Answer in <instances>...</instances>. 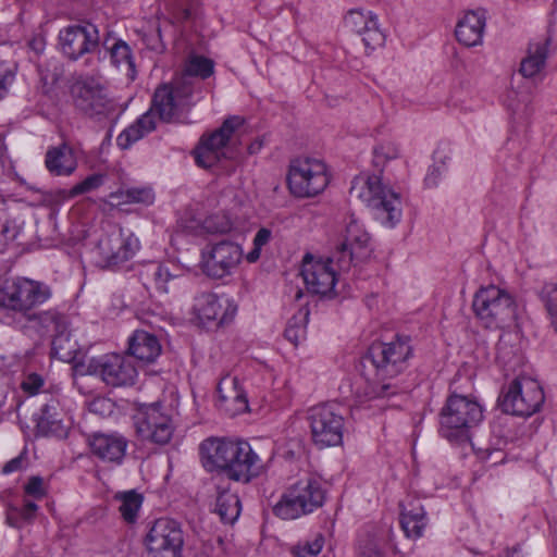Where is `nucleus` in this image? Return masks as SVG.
Masks as SVG:
<instances>
[{"instance_id":"nucleus-34","label":"nucleus","mask_w":557,"mask_h":557,"mask_svg":"<svg viewBox=\"0 0 557 557\" xmlns=\"http://www.w3.org/2000/svg\"><path fill=\"white\" fill-rule=\"evenodd\" d=\"M150 271L157 289L165 294L170 292V285L183 275L182 269L173 264L157 263Z\"/></svg>"},{"instance_id":"nucleus-12","label":"nucleus","mask_w":557,"mask_h":557,"mask_svg":"<svg viewBox=\"0 0 557 557\" xmlns=\"http://www.w3.org/2000/svg\"><path fill=\"white\" fill-rule=\"evenodd\" d=\"M243 123V117L234 115L226 119L220 128L203 135L194 151L196 163L208 169L226 157L227 146Z\"/></svg>"},{"instance_id":"nucleus-23","label":"nucleus","mask_w":557,"mask_h":557,"mask_svg":"<svg viewBox=\"0 0 557 557\" xmlns=\"http://www.w3.org/2000/svg\"><path fill=\"white\" fill-rule=\"evenodd\" d=\"M73 92L76 106L88 114H104L112 108L104 88L92 82L77 84Z\"/></svg>"},{"instance_id":"nucleus-31","label":"nucleus","mask_w":557,"mask_h":557,"mask_svg":"<svg viewBox=\"0 0 557 557\" xmlns=\"http://www.w3.org/2000/svg\"><path fill=\"white\" fill-rule=\"evenodd\" d=\"M401 528L408 537H420L426 525L425 511L420 505L406 506L401 510Z\"/></svg>"},{"instance_id":"nucleus-33","label":"nucleus","mask_w":557,"mask_h":557,"mask_svg":"<svg viewBox=\"0 0 557 557\" xmlns=\"http://www.w3.org/2000/svg\"><path fill=\"white\" fill-rule=\"evenodd\" d=\"M54 333L52 339L53 354L63 361H71L75 357L78 345L76 341L72 339L71 333L67 330V323Z\"/></svg>"},{"instance_id":"nucleus-10","label":"nucleus","mask_w":557,"mask_h":557,"mask_svg":"<svg viewBox=\"0 0 557 557\" xmlns=\"http://www.w3.org/2000/svg\"><path fill=\"white\" fill-rule=\"evenodd\" d=\"M545 396L540 383L529 376H518L504 394L502 407L505 412L530 417L544 404Z\"/></svg>"},{"instance_id":"nucleus-32","label":"nucleus","mask_w":557,"mask_h":557,"mask_svg":"<svg viewBox=\"0 0 557 557\" xmlns=\"http://www.w3.org/2000/svg\"><path fill=\"white\" fill-rule=\"evenodd\" d=\"M240 500L235 493L222 491L215 502V512L224 523H234L240 515Z\"/></svg>"},{"instance_id":"nucleus-56","label":"nucleus","mask_w":557,"mask_h":557,"mask_svg":"<svg viewBox=\"0 0 557 557\" xmlns=\"http://www.w3.org/2000/svg\"><path fill=\"white\" fill-rule=\"evenodd\" d=\"M126 194L127 187L120 188L119 190L113 191L108 196V202L111 206L129 205L128 197H126Z\"/></svg>"},{"instance_id":"nucleus-16","label":"nucleus","mask_w":557,"mask_h":557,"mask_svg":"<svg viewBox=\"0 0 557 557\" xmlns=\"http://www.w3.org/2000/svg\"><path fill=\"white\" fill-rule=\"evenodd\" d=\"M139 248V239L133 233H112L99 240L95 251L97 263L104 269H114L131 260Z\"/></svg>"},{"instance_id":"nucleus-15","label":"nucleus","mask_w":557,"mask_h":557,"mask_svg":"<svg viewBox=\"0 0 557 557\" xmlns=\"http://www.w3.org/2000/svg\"><path fill=\"white\" fill-rule=\"evenodd\" d=\"M194 86L185 79H175L172 84L160 86L152 100L149 111L158 113L163 121H171L185 108L194 103Z\"/></svg>"},{"instance_id":"nucleus-39","label":"nucleus","mask_w":557,"mask_h":557,"mask_svg":"<svg viewBox=\"0 0 557 557\" xmlns=\"http://www.w3.org/2000/svg\"><path fill=\"white\" fill-rule=\"evenodd\" d=\"M308 318L309 310L301 308L289 320L287 327L285 329V337L294 345H298L306 338Z\"/></svg>"},{"instance_id":"nucleus-49","label":"nucleus","mask_w":557,"mask_h":557,"mask_svg":"<svg viewBox=\"0 0 557 557\" xmlns=\"http://www.w3.org/2000/svg\"><path fill=\"white\" fill-rule=\"evenodd\" d=\"M270 239L271 231L264 227L260 228L253 238L252 250L249 251L246 256L247 261L250 263L256 262L260 258L262 247L265 246Z\"/></svg>"},{"instance_id":"nucleus-59","label":"nucleus","mask_w":557,"mask_h":557,"mask_svg":"<svg viewBox=\"0 0 557 557\" xmlns=\"http://www.w3.org/2000/svg\"><path fill=\"white\" fill-rule=\"evenodd\" d=\"M366 27H362L361 30L358 33L359 35L370 30V29H377L380 28L379 27V24H377V17L375 14H372V16L369 18V21L366 22Z\"/></svg>"},{"instance_id":"nucleus-37","label":"nucleus","mask_w":557,"mask_h":557,"mask_svg":"<svg viewBox=\"0 0 557 557\" xmlns=\"http://www.w3.org/2000/svg\"><path fill=\"white\" fill-rule=\"evenodd\" d=\"M213 73L212 60L201 55H190L185 65V72L178 79H185L193 86L191 78L200 77L202 79L209 77Z\"/></svg>"},{"instance_id":"nucleus-45","label":"nucleus","mask_w":557,"mask_h":557,"mask_svg":"<svg viewBox=\"0 0 557 557\" xmlns=\"http://www.w3.org/2000/svg\"><path fill=\"white\" fill-rule=\"evenodd\" d=\"M128 203H140L145 206L152 205L154 201V193L148 186L127 187Z\"/></svg>"},{"instance_id":"nucleus-13","label":"nucleus","mask_w":557,"mask_h":557,"mask_svg":"<svg viewBox=\"0 0 557 557\" xmlns=\"http://www.w3.org/2000/svg\"><path fill=\"white\" fill-rule=\"evenodd\" d=\"M243 259V248L231 240L207 245L201 251V270L212 278L232 275Z\"/></svg>"},{"instance_id":"nucleus-9","label":"nucleus","mask_w":557,"mask_h":557,"mask_svg":"<svg viewBox=\"0 0 557 557\" xmlns=\"http://www.w3.org/2000/svg\"><path fill=\"white\" fill-rule=\"evenodd\" d=\"M308 421L312 441L318 447L342 444L345 419L338 405L322 404L310 408Z\"/></svg>"},{"instance_id":"nucleus-40","label":"nucleus","mask_w":557,"mask_h":557,"mask_svg":"<svg viewBox=\"0 0 557 557\" xmlns=\"http://www.w3.org/2000/svg\"><path fill=\"white\" fill-rule=\"evenodd\" d=\"M116 498L121 503L119 508L121 516L126 522L133 523L137 519L140 510L143 496L135 491H128L119 494Z\"/></svg>"},{"instance_id":"nucleus-4","label":"nucleus","mask_w":557,"mask_h":557,"mask_svg":"<svg viewBox=\"0 0 557 557\" xmlns=\"http://www.w3.org/2000/svg\"><path fill=\"white\" fill-rule=\"evenodd\" d=\"M483 420V408L474 399L463 395L449 396L441 411V433L449 442L465 443L470 430Z\"/></svg>"},{"instance_id":"nucleus-6","label":"nucleus","mask_w":557,"mask_h":557,"mask_svg":"<svg viewBox=\"0 0 557 557\" xmlns=\"http://www.w3.org/2000/svg\"><path fill=\"white\" fill-rule=\"evenodd\" d=\"M472 308L476 318L488 329L509 325L517 315L513 297L496 285L481 287L473 297Z\"/></svg>"},{"instance_id":"nucleus-2","label":"nucleus","mask_w":557,"mask_h":557,"mask_svg":"<svg viewBox=\"0 0 557 557\" xmlns=\"http://www.w3.org/2000/svg\"><path fill=\"white\" fill-rule=\"evenodd\" d=\"M350 195L363 202L383 226L393 228L400 222V195L385 185L380 176L366 173L356 176L351 182Z\"/></svg>"},{"instance_id":"nucleus-57","label":"nucleus","mask_w":557,"mask_h":557,"mask_svg":"<svg viewBox=\"0 0 557 557\" xmlns=\"http://www.w3.org/2000/svg\"><path fill=\"white\" fill-rule=\"evenodd\" d=\"M37 509L38 507L34 502L25 500L20 509V515L25 521H28L35 516Z\"/></svg>"},{"instance_id":"nucleus-18","label":"nucleus","mask_w":557,"mask_h":557,"mask_svg":"<svg viewBox=\"0 0 557 557\" xmlns=\"http://www.w3.org/2000/svg\"><path fill=\"white\" fill-rule=\"evenodd\" d=\"M336 259L337 256L334 253L325 260L305 258L301 275L309 292L321 296H332L335 294L338 271H341Z\"/></svg>"},{"instance_id":"nucleus-42","label":"nucleus","mask_w":557,"mask_h":557,"mask_svg":"<svg viewBox=\"0 0 557 557\" xmlns=\"http://www.w3.org/2000/svg\"><path fill=\"white\" fill-rule=\"evenodd\" d=\"M539 296L548 313L550 325L557 334V282L545 283Z\"/></svg>"},{"instance_id":"nucleus-44","label":"nucleus","mask_w":557,"mask_h":557,"mask_svg":"<svg viewBox=\"0 0 557 557\" xmlns=\"http://www.w3.org/2000/svg\"><path fill=\"white\" fill-rule=\"evenodd\" d=\"M400 154V149L395 143H383L373 150V163L376 168H383L385 164Z\"/></svg>"},{"instance_id":"nucleus-38","label":"nucleus","mask_w":557,"mask_h":557,"mask_svg":"<svg viewBox=\"0 0 557 557\" xmlns=\"http://www.w3.org/2000/svg\"><path fill=\"white\" fill-rule=\"evenodd\" d=\"M28 319L39 327V331L42 334L55 332L63 327L65 323H67L66 318L53 309L32 314L28 317Z\"/></svg>"},{"instance_id":"nucleus-5","label":"nucleus","mask_w":557,"mask_h":557,"mask_svg":"<svg viewBox=\"0 0 557 557\" xmlns=\"http://www.w3.org/2000/svg\"><path fill=\"white\" fill-rule=\"evenodd\" d=\"M136 435L144 442L166 445L176 430L175 411L160 401L136 403L132 416Z\"/></svg>"},{"instance_id":"nucleus-1","label":"nucleus","mask_w":557,"mask_h":557,"mask_svg":"<svg viewBox=\"0 0 557 557\" xmlns=\"http://www.w3.org/2000/svg\"><path fill=\"white\" fill-rule=\"evenodd\" d=\"M411 356V346L407 338L397 337L391 343H374L360 362V376L352 385L351 392L360 401L388 395L392 387L386 382L398 375Z\"/></svg>"},{"instance_id":"nucleus-53","label":"nucleus","mask_w":557,"mask_h":557,"mask_svg":"<svg viewBox=\"0 0 557 557\" xmlns=\"http://www.w3.org/2000/svg\"><path fill=\"white\" fill-rule=\"evenodd\" d=\"M364 46L369 49H375L376 47L383 46L385 36L380 28L370 29L360 35Z\"/></svg>"},{"instance_id":"nucleus-58","label":"nucleus","mask_w":557,"mask_h":557,"mask_svg":"<svg viewBox=\"0 0 557 557\" xmlns=\"http://www.w3.org/2000/svg\"><path fill=\"white\" fill-rule=\"evenodd\" d=\"M23 459L22 457H16L8 461L3 468V473H13L22 468Z\"/></svg>"},{"instance_id":"nucleus-8","label":"nucleus","mask_w":557,"mask_h":557,"mask_svg":"<svg viewBox=\"0 0 557 557\" xmlns=\"http://www.w3.org/2000/svg\"><path fill=\"white\" fill-rule=\"evenodd\" d=\"M330 183L326 164L315 158H298L290 162L287 185L298 198H312L324 191Z\"/></svg>"},{"instance_id":"nucleus-52","label":"nucleus","mask_w":557,"mask_h":557,"mask_svg":"<svg viewBox=\"0 0 557 557\" xmlns=\"http://www.w3.org/2000/svg\"><path fill=\"white\" fill-rule=\"evenodd\" d=\"M25 494L36 499L46 495V487L42 478L32 476L24 486Z\"/></svg>"},{"instance_id":"nucleus-30","label":"nucleus","mask_w":557,"mask_h":557,"mask_svg":"<svg viewBox=\"0 0 557 557\" xmlns=\"http://www.w3.org/2000/svg\"><path fill=\"white\" fill-rule=\"evenodd\" d=\"M548 54V42L546 40L532 42L529 46L528 54L522 59L520 73L532 78L539 75L545 66Z\"/></svg>"},{"instance_id":"nucleus-14","label":"nucleus","mask_w":557,"mask_h":557,"mask_svg":"<svg viewBox=\"0 0 557 557\" xmlns=\"http://www.w3.org/2000/svg\"><path fill=\"white\" fill-rule=\"evenodd\" d=\"M145 544L149 557H182L184 537L180 523L170 518L156 520Z\"/></svg>"},{"instance_id":"nucleus-7","label":"nucleus","mask_w":557,"mask_h":557,"mask_svg":"<svg viewBox=\"0 0 557 557\" xmlns=\"http://www.w3.org/2000/svg\"><path fill=\"white\" fill-rule=\"evenodd\" d=\"M51 296L52 290L49 285L26 277H17L5 281L0 286V308L27 315L30 310L48 301Z\"/></svg>"},{"instance_id":"nucleus-20","label":"nucleus","mask_w":557,"mask_h":557,"mask_svg":"<svg viewBox=\"0 0 557 557\" xmlns=\"http://www.w3.org/2000/svg\"><path fill=\"white\" fill-rule=\"evenodd\" d=\"M262 468V460L251 445L246 441H236L224 473L233 481L248 483L260 475Z\"/></svg>"},{"instance_id":"nucleus-41","label":"nucleus","mask_w":557,"mask_h":557,"mask_svg":"<svg viewBox=\"0 0 557 557\" xmlns=\"http://www.w3.org/2000/svg\"><path fill=\"white\" fill-rule=\"evenodd\" d=\"M112 63L125 71L126 75L133 76L135 73L134 61L129 46L123 41L117 40L111 48Z\"/></svg>"},{"instance_id":"nucleus-43","label":"nucleus","mask_w":557,"mask_h":557,"mask_svg":"<svg viewBox=\"0 0 557 557\" xmlns=\"http://www.w3.org/2000/svg\"><path fill=\"white\" fill-rule=\"evenodd\" d=\"M324 546V536L320 533L301 540L290 547L294 557H314L319 555Z\"/></svg>"},{"instance_id":"nucleus-26","label":"nucleus","mask_w":557,"mask_h":557,"mask_svg":"<svg viewBox=\"0 0 557 557\" xmlns=\"http://www.w3.org/2000/svg\"><path fill=\"white\" fill-rule=\"evenodd\" d=\"M485 29V17L480 12L469 11L460 17L456 25L457 40L466 47H474L482 42Z\"/></svg>"},{"instance_id":"nucleus-54","label":"nucleus","mask_w":557,"mask_h":557,"mask_svg":"<svg viewBox=\"0 0 557 557\" xmlns=\"http://www.w3.org/2000/svg\"><path fill=\"white\" fill-rule=\"evenodd\" d=\"M44 385V380L40 375L36 373H32L25 377L22 382V388L24 392L29 395H35L38 393L40 387Z\"/></svg>"},{"instance_id":"nucleus-3","label":"nucleus","mask_w":557,"mask_h":557,"mask_svg":"<svg viewBox=\"0 0 557 557\" xmlns=\"http://www.w3.org/2000/svg\"><path fill=\"white\" fill-rule=\"evenodd\" d=\"M325 496L326 491L321 480L307 474L285 488L274 505L273 512L283 520H295L322 507Z\"/></svg>"},{"instance_id":"nucleus-35","label":"nucleus","mask_w":557,"mask_h":557,"mask_svg":"<svg viewBox=\"0 0 557 557\" xmlns=\"http://www.w3.org/2000/svg\"><path fill=\"white\" fill-rule=\"evenodd\" d=\"M519 336L517 333L506 332L502 334L497 344V359L504 366H515V360L519 358L520 348L517 345Z\"/></svg>"},{"instance_id":"nucleus-55","label":"nucleus","mask_w":557,"mask_h":557,"mask_svg":"<svg viewBox=\"0 0 557 557\" xmlns=\"http://www.w3.org/2000/svg\"><path fill=\"white\" fill-rule=\"evenodd\" d=\"M445 165L444 164H441V165H432L430 169H429V172L424 178V182L426 184V186L429 187H435L437 186L440 180L442 178V176L445 174Z\"/></svg>"},{"instance_id":"nucleus-47","label":"nucleus","mask_w":557,"mask_h":557,"mask_svg":"<svg viewBox=\"0 0 557 557\" xmlns=\"http://www.w3.org/2000/svg\"><path fill=\"white\" fill-rule=\"evenodd\" d=\"M15 78V64L0 61V100L8 94Z\"/></svg>"},{"instance_id":"nucleus-61","label":"nucleus","mask_w":557,"mask_h":557,"mask_svg":"<svg viewBox=\"0 0 557 557\" xmlns=\"http://www.w3.org/2000/svg\"><path fill=\"white\" fill-rule=\"evenodd\" d=\"M66 191H69V189H60V190L57 191V195L60 198L64 199V200L65 199H72L73 197H67V193Z\"/></svg>"},{"instance_id":"nucleus-11","label":"nucleus","mask_w":557,"mask_h":557,"mask_svg":"<svg viewBox=\"0 0 557 557\" xmlns=\"http://www.w3.org/2000/svg\"><path fill=\"white\" fill-rule=\"evenodd\" d=\"M85 374L100 377L107 385L113 387L129 386L135 384L137 369L133 361L119 354H108L92 357L84 364Z\"/></svg>"},{"instance_id":"nucleus-64","label":"nucleus","mask_w":557,"mask_h":557,"mask_svg":"<svg viewBox=\"0 0 557 557\" xmlns=\"http://www.w3.org/2000/svg\"><path fill=\"white\" fill-rule=\"evenodd\" d=\"M8 522L12 525V527H17V523L13 520L12 516L10 515L8 517Z\"/></svg>"},{"instance_id":"nucleus-28","label":"nucleus","mask_w":557,"mask_h":557,"mask_svg":"<svg viewBox=\"0 0 557 557\" xmlns=\"http://www.w3.org/2000/svg\"><path fill=\"white\" fill-rule=\"evenodd\" d=\"M128 352L144 362H153L161 354L158 337L149 332L137 330L128 339Z\"/></svg>"},{"instance_id":"nucleus-27","label":"nucleus","mask_w":557,"mask_h":557,"mask_svg":"<svg viewBox=\"0 0 557 557\" xmlns=\"http://www.w3.org/2000/svg\"><path fill=\"white\" fill-rule=\"evenodd\" d=\"M45 164L51 174L69 176L76 170L77 159L73 148L63 144L48 149Z\"/></svg>"},{"instance_id":"nucleus-51","label":"nucleus","mask_w":557,"mask_h":557,"mask_svg":"<svg viewBox=\"0 0 557 557\" xmlns=\"http://www.w3.org/2000/svg\"><path fill=\"white\" fill-rule=\"evenodd\" d=\"M114 409V403L106 397H95L88 403V410L102 418L111 416Z\"/></svg>"},{"instance_id":"nucleus-46","label":"nucleus","mask_w":557,"mask_h":557,"mask_svg":"<svg viewBox=\"0 0 557 557\" xmlns=\"http://www.w3.org/2000/svg\"><path fill=\"white\" fill-rule=\"evenodd\" d=\"M103 183V176L100 174H94L86 177L84 181L77 183L69 189L67 197H76L82 194L92 191L100 187Z\"/></svg>"},{"instance_id":"nucleus-50","label":"nucleus","mask_w":557,"mask_h":557,"mask_svg":"<svg viewBox=\"0 0 557 557\" xmlns=\"http://www.w3.org/2000/svg\"><path fill=\"white\" fill-rule=\"evenodd\" d=\"M371 11L350 10L345 16V24L354 32L359 33L362 27H366V22L372 16Z\"/></svg>"},{"instance_id":"nucleus-19","label":"nucleus","mask_w":557,"mask_h":557,"mask_svg":"<svg viewBox=\"0 0 557 557\" xmlns=\"http://www.w3.org/2000/svg\"><path fill=\"white\" fill-rule=\"evenodd\" d=\"M370 240L369 234L355 215L345 221L342 238L333 252L337 256L336 263L339 270H348L355 259L362 258L367 252Z\"/></svg>"},{"instance_id":"nucleus-17","label":"nucleus","mask_w":557,"mask_h":557,"mask_svg":"<svg viewBox=\"0 0 557 557\" xmlns=\"http://www.w3.org/2000/svg\"><path fill=\"white\" fill-rule=\"evenodd\" d=\"M59 48L70 60L76 61L99 47V30L91 23L73 24L60 29Z\"/></svg>"},{"instance_id":"nucleus-21","label":"nucleus","mask_w":557,"mask_h":557,"mask_svg":"<svg viewBox=\"0 0 557 557\" xmlns=\"http://www.w3.org/2000/svg\"><path fill=\"white\" fill-rule=\"evenodd\" d=\"M194 311L201 323H215L219 326L233 320L237 306L230 297L205 293L196 297Z\"/></svg>"},{"instance_id":"nucleus-36","label":"nucleus","mask_w":557,"mask_h":557,"mask_svg":"<svg viewBox=\"0 0 557 557\" xmlns=\"http://www.w3.org/2000/svg\"><path fill=\"white\" fill-rule=\"evenodd\" d=\"M62 416L60 396H52L50 400L42 406L39 425L57 432L62 429Z\"/></svg>"},{"instance_id":"nucleus-62","label":"nucleus","mask_w":557,"mask_h":557,"mask_svg":"<svg viewBox=\"0 0 557 557\" xmlns=\"http://www.w3.org/2000/svg\"><path fill=\"white\" fill-rule=\"evenodd\" d=\"M362 555L367 557H381L380 552L377 549H371V552L368 555L366 552H362Z\"/></svg>"},{"instance_id":"nucleus-25","label":"nucleus","mask_w":557,"mask_h":557,"mask_svg":"<svg viewBox=\"0 0 557 557\" xmlns=\"http://www.w3.org/2000/svg\"><path fill=\"white\" fill-rule=\"evenodd\" d=\"M236 441L226 438H207L200 445V454L203 467L209 470L225 472L230 456Z\"/></svg>"},{"instance_id":"nucleus-24","label":"nucleus","mask_w":557,"mask_h":557,"mask_svg":"<svg viewBox=\"0 0 557 557\" xmlns=\"http://www.w3.org/2000/svg\"><path fill=\"white\" fill-rule=\"evenodd\" d=\"M218 406L231 416L240 414L248 409V401L235 376H224L218 384Z\"/></svg>"},{"instance_id":"nucleus-22","label":"nucleus","mask_w":557,"mask_h":557,"mask_svg":"<svg viewBox=\"0 0 557 557\" xmlns=\"http://www.w3.org/2000/svg\"><path fill=\"white\" fill-rule=\"evenodd\" d=\"M88 445L91 454L100 460L120 466L126 455L128 441L119 432H96L89 435Z\"/></svg>"},{"instance_id":"nucleus-63","label":"nucleus","mask_w":557,"mask_h":557,"mask_svg":"<svg viewBox=\"0 0 557 557\" xmlns=\"http://www.w3.org/2000/svg\"><path fill=\"white\" fill-rule=\"evenodd\" d=\"M508 557H522L518 549H513Z\"/></svg>"},{"instance_id":"nucleus-48","label":"nucleus","mask_w":557,"mask_h":557,"mask_svg":"<svg viewBox=\"0 0 557 557\" xmlns=\"http://www.w3.org/2000/svg\"><path fill=\"white\" fill-rule=\"evenodd\" d=\"M203 226L209 233H227L232 230V221L226 215H210L203 221Z\"/></svg>"},{"instance_id":"nucleus-29","label":"nucleus","mask_w":557,"mask_h":557,"mask_svg":"<svg viewBox=\"0 0 557 557\" xmlns=\"http://www.w3.org/2000/svg\"><path fill=\"white\" fill-rule=\"evenodd\" d=\"M156 128V120L151 111L144 113L135 123L125 128L116 138V145L121 149H128L133 144L141 139Z\"/></svg>"},{"instance_id":"nucleus-60","label":"nucleus","mask_w":557,"mask_h":557,"mask_svg":"<svg viewBox=\"0 0 557 557\" xmlns=\"http://www.w3.org/2000/svg\"><path fill=\"white\" fill-rule=\"evenodd\" d=\"M189 17H190L189 10L183 9L178 18L182 21H185V20H188Z\"/></svg>"}]
</instances>
